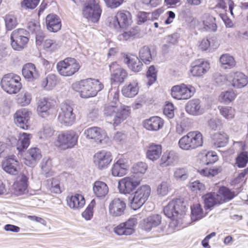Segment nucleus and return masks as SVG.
Masks as SVG:
<instances>
[{"label":"nucleus","mask_w":248,"mask_h":248,"mask_svg":"<svg viewBox=\"0 0 248 248\" xmlns=\"http://www.w3.org/2000/svg\"><path fill=\"white\" fill-rule=\"evenodd\" d=\"M113 99L110 104L104 106L103 113L106 119L114 127L118 126L124 121L130 113V108L128 106L121 105L119 104V92L117 90L109 92V97Z\"/></svg>","instance_id":"nucleus-1"},{"label":"nucleus","mask_w":248,"mask_h":248,"mask_svg":"<svg viewBox=\"0 0 248 248\" xmlns=\"http://www.w3.org/2000/svg\"><path fill=\"white\" fill-rule=\"evenodd\" d=\"M72 88L82 98H88L95 96L103 89L104 85L98 79L87 78L73 83Z\"/></svg>","instance_id":"nucleus-2"},{"label":"nucleus","mask_w":248,"mask_h":248,"mask_svg":"<svg viewBox=\"0 0 248 248\" xmlns=\"http://www.w3.org/2000/svg\"><path fill=\"white\" fill-rule=\"evenodd\" d=\"M186 207L183 202L176 199L170 202L164 208V214L172 219L171 225L178 229L182 227L183 217L185 214Z\"/></svg>","instance_id":"nucleus-3"},{"label":"nucleus","mask_w":248,"mask_h":248,"mask_svg":"<svg viewBox=\"0 0 248 248\" xmlns=\"http://www.w3.org/2000/svg\"><path fill=\"white\" fill-rule=\"evenodd\" d=\"M202 134L197 131H190L183 136L178 141V146L182 150L191 151L202 146Z\"/></svg>","instance_id":"nucleus-4"},{"label":"nucleus","mask_w":248,"mask_h":248,"mask_svg":"<svg viewBox=\"0 0 248 248\" xmlns=\"http://www.w3.org/2000/svg\"><path fill=\"white\" fill-rule=\"evenodd\" d=\"M20 77L13 73L5 74L0 81L1 88L7 93L12 94L17 93L22 88Z\"/></svg>","instance_id":"nucleus-5"},{"label":"nucleus","mask_w":248,"mask_h":248,"mask_svg":"<svg viewBox=\"0 0 248 248\" xmlns=\"http://www.w3.org/2000/svg\"><path fill=\"white\" fill-rule=\"evenodd\" d=\"M78 139V134L73 130L63 131L58 135L56 145L64 150L71 149L77 145Z\"/></svg>","instance_id":"nucleus-6"},{"label":"nucleus","mask_w":248,"mask_h":248,"mask_svg":"<svg viewBox=\"0 0 248 248\" xmlns=\"http://www.w3.org/2000/svg\"><path fill=\"white\" fill-rule=\"evenodd\" d=\"M30 33L24 29L14 30L11 35V46L17 51L22 50L27 45L29 40Z\"/></svg>","instance_id":"nucleus-7"},{"label":"nucleus","mask_w":248,"mask_h":248,"mask_svg":"<svg viewBox=\"0 0 248 248\" xmlns=\"http://www.w3.org/2000/svg\"><path fill=\"white\" fill-rule=\"evenodd\" d=\"M57 69L62 76L69 77L77 72L80 68L79 63L74 58H67L59 62Z\"/></svg>","instance_id":"nucleus-8"},{"label":"nucleus","mask_w":248,"mask_h":248,"mask_svg":"<svg viewBox=\"0 0 248 248\" xmlns=\"http://www.w3.org/2000/svg\"><path fill=\"white\" fill-rule=\"evenodd\" d=\"M101 13L102 10L96 0H87L82 10L83 16L92 22L99 20Z\"/></svg>","instance_id":"nucleus-9"},{"label":"nucleus","mask_w":248,"mask_h":248,"mask_svg":"<svg viewBox=\"0 0 248 248\" xmlns=\"http://www.w3.org/2000/svg\"><path fill=\"white\" fill-rule=\"evenodd\" d=\"M151 193V188L148 185H143L138 188L130 200V206L136 210L141 207L147 201Z\"/></svg>","instance_id":"nucleus-10"},{"label":"nucleus","mask_w":248,"mask_h":248,"mask_svg":"<svg viewBox=\"0 0 248 248\" xmlns=\"http://www.w3.org/2000/svg\"><path fill=\"white\" fill-rule=\"evenodd\" d=\"M57 119L62 126H70L73 125L76 121V114L73 112V108L66 103L62 104Z\"/></svg>","instance_id":"nucleus-11"},{"label":"nucleus","mask_w":248,"mask_h":248,"mask_svg":"<svg viewBox=\"0 0 248 248\" xmlns=\"http://www.w3.org/2000/svg\"><path fill=\"white\" fill-rule=\"evenodd\" d=\"M109 26L118 30L128 26L131 23V15L129 12H119L115 16L108 17Z\"/></svg>","instance_id":"nucleus-12"},{"label":"nucleus","mask_w":248,"mask_h":248,"mask_svg":"<svg viewBox=\"0 0 248 248\" xmlns=\"http://www.w3.org/2000/svg\"><path fill=\"white\" fill-rule=\"evenodd\" d=\"M195 92L194 87L191 85L181 84L171 88V95L177 100L188 99L194 94Z\"/></svg>","instance_id":"nucleus-13"},{"label":"nucleus","mask_w":248,"mask_h":248,"mask_svg":"<svg viewBox=\"0 0 248 248\" xmlns=\"http://www.w3.org/2000/svg\"><path fill=\"white\" fill-rule=\"evenodd\" d=\"M140 179L132 175L125 177L119 181L118 189L121 193L129 194L140 185Z\"/></svg>","instance_id":"nucleus-14"},{"label":"nucleus","mask_w":248,"mask_h":248,"mask_svg":"<svg viewBox=\"0 0 248 248\" xmlns=\"http://www.w3.org/2000/svg\"><path fill=\"white\" fill-rule=\"evenodd\" d=\"M137 219L131 217L126 221L123 222L113 228V232L118 235H130L135 232V228L137 224Z\"/></svg>","instance_id":"nucleus-15"},{"label":"nucleus","mask_w":248,"mask_h":248,"mask_svg":"<svg viewBox=\"0 0 248 248\" xmlns=\"http://www.w3.org/2000/svg\"><path fill=\"white\" fill-rule=\"evenodd\" d=\"M109 69L111 73L110 78L111 83H122L128 77L127 71L116 62H112L109 65Z\"/></svg>","instance_id":"nucleus-16"},{"label":"nucleus","mask_w":248,"mask_h":248,"mask_svg":"<svg viewBox=\"0 0 248 248\" xmlns=\"http://www.w3.org/2000/svg\"><path fill=\"white\" fill-rule=\"evenodd\" d=\"M84 134L86 138L92 140L96 143H102L107 138L106 131L97 126L91 127L85 129Z\"/></svg>","instance_id":"nucleus-17"},{"label":"nucleus","mask_w":248,"mask_h":248,"mask_svg":"<svg viewBox=\"0 0 248 248\" xmlns=\"http://www.w3.org/2000/svg\"><path fill=\"white\" fill-rule=\"evenodd\" d=\"M31 112L26 108L17 111L15 114V122L16 125L23 129L30 127V119Z\"/></svg>","instance_id":"nucleus-18"},{"label":"nucleus","mask_w":248,"mask_h":248,"mask_svg":"<svg viewBox=\"0 0 248 248\" xmlns=\"http://www.w3.org/2000/svg\"><path fill=\"white\" fill-rule=\"evenodd\" d=\"M6 159L2 162V168L7 173L16 175L19 170V163L16 156L11 155L6 157Z\"/></svg>","instance_id":"nucleus-19"},{"label":"nucleus","mask_w":248,"mask_h":248,"mask_svg":"<svg viewBox=\"0 0 248 248\" xmlns=\"http://www.w3.org/2000/svg\"><path fill=\"white\" fill-rule=\"evenodd\" d=\"M125 207L126 204L123 200L114 198L109 204L108 212L112 217H120L124 214Z\"/></svg>","instance_id":"nucleus-20"},{"label":"nucleus","mask_w":248,"mask_h":248,"mask_svg":"<svg viewBox=\"0 0 248 248\" xmlns=\"http://www.w3.org/2000/svg\"><path fill=\"white\" fill-rule=\"evenodd\" d=\"M210 68L209 63L202 59L196 60L191 64L190 72L193 76L201 77Z\"/></svg>","instance_id":"nucleus-21"},{"label":"nucleus","mask_w":248,"mask_h":248,"mask_svg":"<svg viewBox=\"0 0 248 248\" xmlns=\"http://www.w3.org/2000/svg\"><path fill=\"white\" fill-rule=\"evenodd\" d=\"M162 217L160 215L155 214L149 216L143 219L140 223V227L142 230L150 231L153 228L157 227L161 222Z\"/></svg>","instance_id":"nucleus-22"},{"label":"nucleus","mask_w":248,"mask_h":248,"mask_svg":"<svg viewBox=\"0 0 248 248\" xmlns=\"http://www.w3.org/2000/svg\"><path fill=\"white\" fill-rule=\"evenodd\" d=\"M112 159L111 153L106 151L99 152L94 156V162L100 169L107 167Z\"/></svg>","instance_id":"nucleus-23"},{"label":"nucleus","mask_w":248,"mask_h":248,"mask_svg":"<svg viewBox=\"0 0 248 248\" xmlns=\"http://www.w3.org/2000/svg\"><path fill=\"white\" fill-rule=\"evenodd\" d=\"M229 78L232 85L236 88H243L248 83L247 77L240 72L230 73Z\"/></svg>","instance_id":"nucleus-24"},{"label":"nucleus","mask_w":248,"mask_h":248,"mask_svg":"<svg viewBox=\"0 0 248 248\" xmlns=\"http://www.w3.org/2000/svg\"><path fill=\"white\" fill-rule=\"evenodd\" d=\"M28 178L24 174H20L16 178L13 185L14 193L16 195H20L25 192L28 187Z\"/></svg>","instance_id":"nucleus-25"},{"label":"nucleus","mask_w":248,"mask_h":248,"mask_svg":"<svg viewBox=\"0 0 248 248\" xmlns=\"http://www.w3.org/2000/svg\"><path fill=\"white\" fill-rule=\"evenodd\" d=\"M129 165L124 159H119L113 165L111 173L115 177H121L126 174Z\"/></svg>","instance_id":"nucleus-26"},{"label":"nucleus","mask_w":248,"mask_h":248,"mask_svg":"<svg viewBox=\"0 0 248 248\" xmlns=\"http://www.w3.org/2000/svg\"><path fill=\"white\" fill-rule=\"evenodd\" d=\"M68 206L73 210H79L83 208L85 203V199L81 194H76L67 197Z\"/></svg>","instance_id":"nucleus-27"},{"label":"nucleus","mask_w":248,"mask_h":248,"mask_svg":"<svg viewBox=\"0 0 248 248\" xmlns=\"http://www.w3.org/2000/svg\"><path fill=\"white\" fill-rule=\"evenodd\" d=\"M186 110L189 114L195 116L201 115L204 112V109L199 99L189 100L186 105Z\"/></svg>","instance_id":"nucleus-28"},{"label":"nucleus","mask_w":248,"mask_h":248,"mask_svg":"<svg viewBox=\"0 0 248 248\" xmlns=\"http://www.w3.org/2000/svg\"><path fill=\"white\" fill-rule=\"evenodd\" d=\"M28 154L27 157L24 159V163L27 166L33 167L41 158V151L38 148H32L29 150Z\"/></svg>","instance_id":"nucleus-29"},{"label":"nucleus","mask_w":248,"mask_h":248,"mask_svg":"<svg viewBox=\"0 0 248 248\" xmlns=\"http://www.w3.org/2000/svg\"><path fill=\"white\" fill-rule=\"evenodd\" d=\"M178 158V155L175 152L167 151L163 154L159 165L163 167L172 166L177 161Z\"/></svg>","instance_id":"nucleus-30"},{"label":"nucleus","mask_w":248,"mask_h":248,"mask_svg":"<svg viewBox=\"0 0 248 248\" xmlns=\"http://www.w3.org/2000/svg\"><path fill=\"white\" fill-rule=\"evenodd\" d=\"M164 124L163 120L158 116L151 117L144 121V127L148 130L157 131L160 129Z\"/></svg>","instance_id":"nucleus-31"},{"label":"nucleus","mask_w":248,"mask_h":248,"mask_svg":"<svg viewBox=\"0 0 248 248\" xmlns=\"http://www.w3.org/2000/svg\"><path fill=\"white\" fill-rule=\"evenodd\" d=\"M22 75L29 81H32L37 78L39 74L34 64L28 63L24 65L22 68Z\"/></svg>","instance_id":"nucleus-32"},{"label":"nucleus","mask_w":248,"mask_h":248,"mask_svg":"<svg viewBox=\"0 0 248 248\" xmlns=\"http://www.w3.org/2000/svg\"><path fill=\"white\" fill-rule=\"evenodd\" d=\"M46 23L47 29L52 32H57L61 28V22L56 15L49 14L46 17Z\"/></svg>","instance_id":"nucleus-33"},{"label":"nucleus","mask_w":248,"mask_h":248,"mask_svg":"<svg viewBox=\"0 0 248 248\" xmlns=\"http://www.w3.org/2000/svg\"><path fill=\"white\" fill-rule=\"evenodd\" d=\"M124 62L134 72H138L142 69L143 64L137 57L125 55L124 57Z\"/></svg>","instance_id":"nucleus-34"},{"label":"nucleus","mask_w":248,"mask_h":248,"mask_svg":"<svg viewBox=\"0 0 248 248\" xmlns=\"http://www.w3.org/2000/svg\"><path fill=\"white\" fill-rule=\"evenodd\" d=\"M203 31H216L217 29L216 18L209 14H205L202 17Z\"/></svg>","instance_id":"nucleus-35"},{"label":"nucleus","mask_w":248,"mask_h":248,"mask_svg":"<svg viewBox=\"0 0 248 248\" xmlns=\"http://www.w3.org/2000/svg\"><path fill=\"white\" fill-rule=\"evenodd\" d=\"M52 107L51 102L48 99L44 98L39 100L37 106V112L42 118H46L49 115V110Z\"/></svg>","instance_id":"nucleus-36"},{"label":"nucleus","mask_w":248,"mask_h":248,"mask_svg":"<svg viewBox=\"0 0 248 248\" xmlns=\"http://www.w3.org/2000/svg\"><path fill=\"white\" fill-rule=\"evenodd\" d=\"M229 136L224 132L215 133L212 137V142L215 147H225L228 142Z\"/></svg>","instance_id":"nucleus-37"},{"label":"nucleus","mask_w":248,"mask_h":248,"mask_svg":"<svg viewBox=\"0 0 248 248\" xmlns=\"http://www.w3.org/2000/svg\"><path fill=\"white\" fill-rule=\"evenodd\" d=\"M162 153V146L159 144H152L148 147L146 155L148 159L155 161L158 159Z\"/></svg>","instance_id":"nucleus-38"},{"label":"nucleus","mask_w":248,"mask_h":248,"mask_svg":"<svg viewBox=\"0 0 248 248\" xmlns=\"http://www.w3.org/2000/svg\"><path fill=\"white\" fill-rule=\"evenodd\" d=\"M139 90L137 80H133L128 85L124 86L122 89L123 94L127 97H133L136 95Z\"/></svg>","instance_id":"nucleus-39"},{"label":"nucleus","mask_w":248,"mask_h":248,"mask_svg":"<svg viewBox=\"0 0 248 248\" xmlns=\"http://www.w3.org/2000/svg\"><path fill=\"white\" fill-rule=\"evenodd\" d=\"M93 191L97 197L103 198L108 194V187L105 183L97 181L93 184Z\"/></svg>","instance_id":"nucleus-40"},{"label":"nucleus","mask_w":248,"mask_h":248,"mask_svg":"<svg viewBox=\"0 0 248 248\" xmlns=\"http://www.w3.org/2000/svg\"><path fill=\"white\" fill-rule=\"evenodd\" d=\"M31 135L26 133L19 134V139L17 142V150L21 153L26 150L30 144V140Z\"/></svg>","instance_id":"nucleus-41"},{"label":"nucleus","mask_w":248,"mask_h":248,"mask_svg":"<svg viewBox=\"0 0 248 248\" xmlns=\"http://www.w3.org/2000/svg\"><path fill=\"white\" fill-rule=\"evenodd\" d=\"M219 195L215 193H210L202 197L204 201L205 208L209 209L215 204L219 203L218 200Z\"/></svg>","instance_id":"nucleus-42"},{"label":"nucleus","mask_w":248,"mask_h":248,"mask_svg":"<svg viewBox=\"0 0 248 248\" xmlns=\"http://www.w3.org/2000/svg\"><path fill=\"white\" fill-rule=\"evenodd\" d=\"M199 157L202 165H208L216 162L218 160V156L217 154L213 152H209L208 153H202Z\"/></svg>","instance_id":"nucleus-43"},{"label":"nucleus","mask_w":248,"mask_h":248,"mask_svg":"<svg viewBox=\"0 0 248 248\" xmlns=\"http://www.w3.org/2000/svg\"><path fill=\"white\" fill-rule=\"evenodd\" d=\"M204 217L202 206L199 203H195L191 206V218L192 221L199 220Z\"/></svg>","instance_id":"nucleus-44"},{"label":"nucleus","mask_w":248,"mask_h":248,"mask_svg":"<svg viewBox=\"0 0 248 248\" xmlns=\"http://www.w3.org/2000/svg\"><path fill=\"white\" fill-rule=\"evenodd\" d=\"M57 84V77L54 74H49L41 81V86L46 90L54 88Z\"/></svg>","instance_id":"nucleus-45"},{"label":"nucleus","mask_w":248,"mask_h":248,"mask_svg":"<svg viewBox=\"0 0 248 248\" xmlns=\"http://www.w3.org/2000/svg\"><path fill=\"white\" fill-rule=\"evenodd\" d=\"M171 190V181L167 179L163 181L159 184L156 189V192L158 195L163 197L166 196Z\"/></svg>","instance_id":"nucleus-46"},{"label":"nucleus","mask_w":248,"mask_h":248,"mask_svg":"<svg viewBox=\"0 0 248 248\" xmlns=\"http://www.w3.org/2000/svg\"><path fill=\"white\" fill-rule=\"evenodd\" d=\"M220 62L222 68L224 69L232 68L236 64L233 57L228 54H223L221 56Z\"/></svg>","instance_id":"nucleus-47"},{"label":"nucleus","mask_w":248,"mask_h":248,"mask_svg":"<svg viewBox=\"0 0 248 248\" xmlns=\"http://www.w3.org/2000/svg\"><path fill=\"white\" fill-rule=\"evenodd\" d=\"M220 114L228 121L234 118L235 110L231 107H218Z\"/></svg>","instance_id":"nucleus-48"},{"label":"nucleus","mask_w":248,"mask_h":248,"mask_svg":"<svg viewBox=\"0 0 248 248\" xmlns=\"http://www.w3.org/2000/svg\"><path fill=\"white\" fill-rule=\"evenodd\" d=\"M139 57L142 61L146 64H148L152 60L151 51L147 46H144L140 50Z\"/></svg>","instance_id":"nucleus-49"},{"label":"nucleus","mask_w":248,"mask_h":248,"mask_svg":"<svg viewBox=\"0 0 248 248\" xmlns=\"http://www.w3.org/2000/svg\"><path fill=\"white\" fill-rule=\"evenodd\" d=\"M31 100V94L27 91H23L19 95L17 101L22 106L28 105Z\"/></svg>","instance_id":"nucleus-50"},{"label":"nucleus","mask_w":248,"mask_h":248,"mask_svg":"<svg viewBox=\"0 0 248 248\" xmlns=\"http://www.w3.org/2000/svg\"><path fill=\"white\" fill-rule=\"evenodd\" d=\"M236 95V93L233 91H227L220 94L219 99L221 101L228 104L235 99Z\"/></svg>","instance_id":"nucleus-51"},{"label":"nucleus","mask_w":248,"mask_h":248,"mask_svg":"<svg viewBox=\"0 0 248 248\" xmlns=\"http://www.w3.org/2000/svg\"><path fill=\"white\" fill-rule=\"evenodd\" d=\"M52 168L51 160L49 158H44L41 162V169L42 173L46 176L51 174Z\"/></svg>","instance_id":"nucleus-52"},{"label":"nucleus","mask_w":248,"mask_h":248,"mask_svg":"<svg viewBox=\"0 0 248 248\" xmlns=\"http://www.w3.org/2000/svg\"><path fill=\"white\" fill-rule=\"evenodd\" d=\"M156 73L157 71L154 65H151L149 67L146 74L148 85H152L156 81Z\"/></svg>","instance_id":"nucleus-53"},{"label":"nucleus","mask_w":248,"mask_h":248,"mask_svg":"<svg viewBox=\"0 0 248 248\" xmlns=\"http://www.w3.org/2000/svg\"><path fill=\"white\" fill-rule=\"evenodd\" d=\"M5 26L8 30H11L17 25V20L16 17L12 15H7L5 17Z\"/></svg>","instance_id":"nucleus-54"},{"label":"nucleus","mask_w":248,"mask_h":248,"mask_svg":"<svg viewBox=\"0 0 248 248\" xmlns=\"http://www.w3.org/2000/svg\"><path fill=\"white\" fill-rule=\"evenodd\" d=\"M173 176L177 180L184 181L188 177L187 171L184 168H177L174 171Z\"/></svg>","instance_id":"nucleus-55"},{"label":"nucleus","mask_w":248,"mask_h":248,"mask_svg":"<svg viewBox=\"0 0 248 248\" xmlns=\"http://www.w3.org/2000/svg\"><path fill=\"white\" fill-rule=\"evenodd\" d=\"M54 133V130L48 125L44 126L43 129L40 131L38 134L40 139L45 140L51 137Z\"/></svg>","instance_id":"nucleus-56"},{"label":"nucleus","mask_w":248,"mask_h":248,"mask_svg":"<svg viewBox=\"0 0 248 248\" xmlns=\"http://www.w3.org/2000/svg\"><path fill=\"white\" fill-rule=\"evenodd\" d=\"M147 168V165L144 162H141L135 164L132 168V170L135 174H143L145 173Z\"/></svg>","instance_id":"nucleus-57"},{"label":"nucleus","mask_w":248,"mask_h":248,"mask_svg":"<svg viewBox=\"0 0 248 248\" xmlns=\"http://www.w3.org/2000/svg\"><path fill=\"white\" fill-rule=\"evenodd\" d=\"M248 161V156L247 152L241 153L236 158V162L239 168H244Z\"/></svg>","instance_id":"nucleus-58"},{"label":"nucleus","mask_w":248,"mask_h":248,"mask_svg":"<svg viewBox=\"0 0 248 248\" xmlns=\"http://www.w3.org/2000/svg\"><path fill=\"white\" fill-rule=\"evenodd\" d=\"M221 168L218 167L209 169H203L201 170V173L202 174L206 176L213 177L221 172Z\"/></svg>","instance_id":"nucleus-59"},{"label":"nucleus","mask_w":248,"mask_h":248,"mask_svg":"<svg viewBox=\"0 0 248 248\" xmlns=\"http://www.w3.org/2000/svg\"><path fill=\"white\" fill-rule=\"evenodd\" d=\"M219 192L224 197V200L230 201L232 199L236 194L234 192L231 191L229 188L226 187H222L219 189Z\"/></svg>","instance_id":"nucleus-60"},{"label":"nucleus","mask_w":248,"mask_h":248,"mask_svg":"<svg viewBox=\"0 0 248 248\" xmlns=\"http://www.w3.org/2000/svg\"><path fill=\"white\" fill-rule=\"evenodd\" d=\"M11 147L3 142H0V157H7L9 156Z\"/></svg>","instance_id":"nucleus-61"},{"label":"nucleus","mask_w":248,"mask_h":248,"mask_svg":"<svg viewBox=\"0 0 248 248\" xmlns=\"http://www.w3.org/2000/svg\"><path fill=\"white\" fill-rule=\"evenodd\" d=\"M94 203L92 202L82 213V216L86 220H90L93 216V209Z\"/></svg>","instance_id":"nucleus-62"},{"label":"nucleus","mask_w":248,"mask_h":248,"mask_svg":"<svg viewBox=\"0 0 248 248\" xmlns=\"http://www.w3.org/2000/svg\"><path fill=\"white\" fill-rule=\"evenodd\" d=\"M51 187L50 190L52 192L58 194L62 192L61 187L60 186L59 180L57 178H52L51 182Z\"/></svg>","instance_id":"nucleus-63"},{"label":"nucleus","mask_w":248,"mask_h":248,"mask_svg":"<svg viewBox=\"0 0 248 248\" xmlns=\"http://www.w3.org/2000/svg\"><path fill=\"white\" fill-rule=\"evenodd\" d=\"M164 114L169 118H172L174 117V106L171 103H167L163 110Z\"/></svg>","instance_id":"nucleus-64"}]
</instances>
